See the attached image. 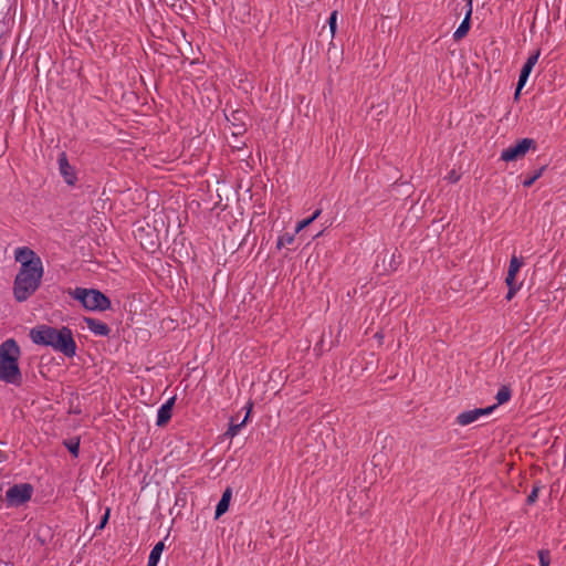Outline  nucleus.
I'll use <instances>...</instances> for the list:
<instances>
[{
  "label": "nucleus",
  "mask_w": 566,
  "mask_h": 566,
  "mask_svg": "<svg viewBox=\"0 0 566 566\" xmlns=\"http://www.w3.org/2000/svg\"><path fill=\"white\" fill-rule=\"evenodd\" d=\"M14 260L20 263L13 282V295L18 302H24L40 287L44 274L41 258L28 247L14 250Z\"/></svg>",
  "instance_id": "f257e3e1"
},
{
  "label": "nucleus",
  "mask_w": 566,
  "mask_h": 566,
  "mask_svg": "<svg viewBox=\"0 0 566 566\" xmlns=\"http://www.w3.org/2000/svg\"><path fill=\"white\" fill-rule=\"evenodd\" d=\"M30 337L34 344L50 346L54 350L64 354L66 357H73L76 353V344L70 328L60 329L41 325L32 328Z\"/></svg>",
  "instance_id": "f03ea898"
},
{
  "label": "nucleus",
  "mask_w": 566,
  "mask_h": 566,
  "mask_svg": "<svg viewBox=\"0 0 566 566\" xmlns=\"http://www.w3.org/2000/svg\"><path fill=\"white\" fill-rule=\"evenodd\" d=\"M20 347L12 338L0 345V380L19 386L22 382V374L19 368Z\"/></svg>",
  "instance_id": "7ed1b4c3"
},
{
  "label": "nucleus",
  "mask_w": 566,
  "mask_h": 566,
  "mask_svg": "<svg viewBox=\"0 0 566 566\" xmlns=\"http://www.w3.org/2000/svg\"><path fill=\"white\" fill-rule=\"evenodd\" d=\"M69 295L90 312H104L111 308V300L95 289L75 287L69 291Z\"/></svg>",
  "instance_id": "20e7f679"
},
{
  "label": "nucleus",
  "mask_w": 566,
  "mask_h": 566,
  "mask_svg": "<svg viewBox=\"0 0 566 566\" xmlns=\"http://www.w3.org/2000/svg\"><path fill=\"white\" fill-rule=\"evenodd\" d=\"M32 493L33 488L31 484H14L7 490L6 502L8 506H20L31 499Z\"/></svg>",
  "instance_id": "39448f33"
},
{
  "label": "nucleus",
  "mask_w": 566,
  "mask_h": 566,
  "mask_svg": "<svg viewBox=\"0 0 566 566\" xmlns=\"http://www.w3.org/2000/svg\"><path fill=\"white\" fill-rule=\"evenodd\" d=\"M535 142L532 138H523L515 145H511L501 153V159L510 163L523 158L530 149H535Z\"/></svg>",
  "instance_id": "423d86ee"
},
{
  "label": "nucleus",
  "mask_w": 566,
  "mask_h": 566,
  "mask_svg": "<svg viewBox=\"0 0 566 566\" xmlns=\"http://www.w3.org/2000/svg\"><path fill=\"white\" fill-rule=\"evenodd\" d=\"M495 408L496 406H490L486 408H476L463 411L458 415L457 423L462 427L469 426L479 420L481 417L491 415Z\"/></svg>",
  "instance_id": "0eeeda50"
},
{
  "label": "nucleus",
  "mask_w": 566,
  "mask_h": 566,
  "mask_svg": "<svg viewBox=\"0 0 566 566\" xmlns=\"http://www.w3.org/2000/svg\"><path fill=\"white\" fill-rule=\"evenodd\" d=\"M59 170L67 185H74L76 181V174L74 168L70 165L67 157L64 153L59 156Z\"/></svg>",
  "instance_id": "6e6552de"
},
{
  "label": "nucleus",
  "mask_w": 566,
  "mask_h": 566,
  "mask_svg": "<svg viewBox=\"0 0 566 566\" xmlns=\"http://www.w3.org/2000/svg\"><path fill=\"white\" fill-rule=\"evenodd\" d=\"M83 322L86 324V327L96 336H108L111 333L108 325L99 319L93 317H84Z\"/></svg>",
  "instance_id": "1a4fd4ad"
},
{
  "label": "nucleus",
  "mask_w": 566,
  "mask_h": 566,
  "mask_svg": "<svg viewBox=\"0 0 566 566\" xmlns=\"http://www.w3.org/2000/svg\"><path fill=\"white\" fill-rule=\"evenodd\" d=\"M472 10H473L472 0H468L465 17H464L463 21L461 22V24L458 27V29L453 33V39L455 41L463 39L468 34V32L470 30V19L472 15Z\"/></svg>",
  "instance_id": "9d476101"
},
{
  "label": "nucleus",
  "mask_w": 566,
  "mask_h": 566,
  "mask_svg": "<svg viewBox=\"0 0 566 566\" xmlns=\"http://www.w3.org/2000/svg\"><path fill=\"white\" fill-rule=\"evenodd\" d=\"M176 397L169 398L157 411L156 424L159 427L165 426L171 418L172 407L175 405Z\"/></svg>",
  "instance_id": "9b49d317"
},
{
  "label": "nucleus",
  "mask_w": 566,
  "mask_h": 566,
  "mask_svg": "<svg viewBox=\"0 0 566 566\" xmlns=\"http://www.w3.org/2000/svg\"><path fill=\"white\" fill-rule=\"evenodd\" d=\"M523 266V261L517 258L516 255H513L510 260L507 275L505 279L506 284L516 283V274L520 272L521 268Z\"/></svg>",
  "instance_id": "f8f14e48"
},
{
  "label": "nucleus",
  "mask_w": 566,
  "mask_h": 566,
  "mask_svg": "<svg viewBox=\"0 0 566 566\" xmlns=\"http://www.w3.org/2000/svg\"><path fill=\"white\" fill-rule=\"evenodd\" d=\"M231 496H232V491L230 488H227L224 490V492L222 493L220 501L217 504L216 516H214L216 518H219L221 515H223L228 511L230 501H231Z\"/></svg>",
  "instance_id": "ddd939ff"
},
{
  "label": "nucleus",
  "mask_w": 566,
  "mask_h": 566,
  "mask_svg": "<svg viewBox=\"0 0 566 566\" xmlns=\"http://www.w3.org/2000/svg\"><path fill=\"white\" fill-rule=\"evenodd\" d=\"M164 548H165L164 542H158L153 547V549L150 551V554L148 556L147 566H157L158 565V562L160 559Z\"/></svg>",
  "instance_id": "4468645a"
},
{
  "label": "nucleus",
  "mask_w": 566,
  "mask_h": 566,
  "mask_svg": "<svg viewBox=\"0 0 566 566\" xmlns=\"http://www.w3.org/2000/svg\"><path fill=\"white\" fill-rule=\"evenodd\" d=\"M248 418H249V412L247 413V416L244 417V419L241 422H235L234 419H231L230 426H229L227 432L224 433V436L229 439L234 438L240 432L241 428L243 426H245Z\"/></svg>",
  "instance_id": "2eb2a0df"
},
{
  "label": "nucleus",
  "mask_w": 566,
  "mask_h": 566,
  "mask_svg": "<svg viewBox=\"0 0 566 566\" xmlns=\"http://www.w3.org/2000/svg\"><path fill=\"white\" fill-rule=\"evenodd\" d=\"M532 70H533V67L527 65L526 63L523 65V67L521 70V73H520V77H518V82H517V87H516V91H515V97H517L520 95V92L524 87V85L526 84Z\"/></svg>",
  "instance_id": "dca6fc26"
},
{
  "label": "nucleus",
  "mask_w": 566,
  "mask_h": 566,
  "mask_svg": "<svg viewBox=\"0 0 566 566\" xmlns=\"http://www.w3.org/2000/svg\"><path fill=\"white\" fill-rule=\"evenodd\" d=\"M321 213H322V210L316 209L310 218L297 222V224L295 227V233H300L302 230H304L306 227H308L313 221H315L321 216Z\"/></svg>",
  "instance_id": "f3484780"
},
{
  "label": "nucleus",
  "mask_w": 566,
  "mask_h": 566,
  "mask_svg": "<svg viewBox=\"0 0 566 566\" xmlns=\"http://www.w3.org/2000/svg\"><path fill=\"white\" fill-rule=\"evenodd\" d=\"M511 396H512V392H511L510 387L502 386L495 396V399H496L495 406L506 403L511 399Z\"/></svg>",
  "instance_id": "a211bd4d"
},
{
  "label": "nucleus",
  "mask_w": 566,
  "mask_h": 566,
  "mask_svg": "<svg viewBox=\"0 0 566 566\" xmlns=\"http://www.w3.org/2000/svg\"><path fill=\"white\" fill-rule=\"evenodd\" d=\"M295 234L296 233H294V234L285 233L283 235L279 237L277 243H276L277 248L281 249L285 245L292 244L294 242Z\"/></svg>",
  "instance_id": "6ab92c4d"
},
{
  "label": "nucleus",
  "mask_w": 566,
  "mask_h": 566,
  "mask_svg": "<svg viewBox=\"0 0 566 566\" xmlns=\"http://www.w3.org/2000/svg\"><path fill=\"white\" fill-rule=\"evenodd\" d=\"M543 171L544 167L538 169L534 175L526 177L523 181V186L526 188L531 187L542 176Z\"/></svg>",
  "instance_id": "aec40b11"
},
{
  "label": "nucleus",
  "mask_w": 566,
  "mask_h": 566,
  "mask_svg": "<svg viewBox=\"0 0 566 566\" xmlns=\"http://www.w3.org/2000/svg\"><path fill=\"white\" fill-rule=\"evenodd\" d=\"M539 566H549L551 564V554L547 549H541L538 552Z\"/></svg>",
  "instance_id": "412c9836"
},
{
  "label": "nucleus",
  "mask_w": 566,
  "mask_h": 566,
  "mask_svg": "<svg viewBox=\"0 0 566 566\" xmlns=\"http://www.w3.org/2000/svg\"><path fill=\"white\" fill-rule=\"evenodd\" d=\"M336 24H337V11H333L328 19V25H329L332 38H334L335 33H336Z\"/></svg>",
  "instance_id": "4be33fe9"
},
{
  "label": "nucleus",
  "mask_w": 566,
  "mask_h": 566,
  "mask_svg": "<svg viewBox=\"0 0 566 566\" xmlns=\"http://www.w3.org/2000/svg\"><path fill=\"white\" fill-rule=\"evenodd\" d=\"M66 448L69 449V451L74 455V457H77L78 455V450H80V441L76 440V441H69L65 443Z\"/></svg>",
  "instance_id": "5701e85b"
},
{
  "label": "nucleus",
  "mask_w": 566,
  "mask_h": 566,
  "mask_svg": "<svg viewBox=\"0 0 566 566\" xmlns=\"http://www.w3.org/2000/svg\"><path fill=\"white\" fill-rule=\"evenodd\" d=\"M507 287H509V291H507V294H506V300H512L513 296L516 294V292L521 289V284H517V283H512L511 284H506Z\"/></svg>",
  "instance_id": "b1692460"
},
{
  "label": "nucleus",
  "mask_w": 566,
  "mask_h": 566,
  "mask_svg": "<svg viewBox=\"0 0 566 566\" xmlns=\"http://www.w3.org/2000/svg\"><path fill=\"white\" fill-rule=\"evenodd\" d=\"M541 55V52L539 50L535 51L533 54H531L527 59V61L525 62L527 65L534 67V65L537 63L538 61V57Z\"/></svg>",
  "instance_id": "393cba45"
},
{
  "label": "nucleus",
  "mask_w": 566,
  "mask_h": 566,
  "mask_svg": "<svg viewBox=\"0 0 566 566\" xmlns=\"http://www.w3.org/2000/svg\"><path fill=\"white\" fill-rule=\"evenodd\" d=\"M538 496V488H534L530 495L527 496V502L530 504L534 503Z\"/></svg>",
  "instance_id": "a878e982"
},
{
  "label": "nucleus",
  "mask_w": 566,
  "mask_h": 566,
  "mask_svg": "<svg viewBox=\"0 0 566 566\" xmlns=\"http://www.w3.org/2000/svg\"><path fill=\"white\" fill-rule=\"evenodd\" d=\"M108 517H109V510L106 511L103 518L101 520V523L97 526L98 530H102L106 525Z\"/></svg>",
  "instance_id": "bb28decb"
},
{
  "label": "nucleus",
  "mask_w": 566,
  "mask_h": 566,
  "mask_svg": "<svg viewBox=\"0 0 566 566\" xmlns=\"http://www.w3.org/2000/svg\"><path fill=\"white\" fill-rule=\"evenodd\" d=\"M450 180H452V181H457V180H458V177H455V176H450Z\"/></svg>",
  "instance_id": "cd10ccee"
}]
</instances>
